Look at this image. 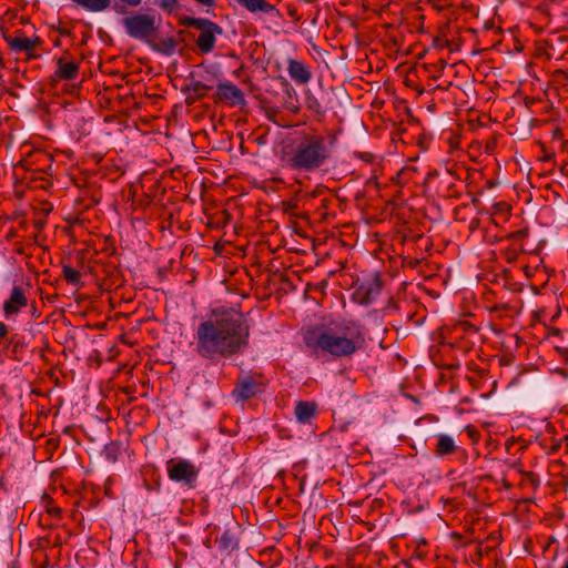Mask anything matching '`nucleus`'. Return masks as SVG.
<instances>
[{
	"instance_id": "nucleus-1",
	"label": "nucleus",
	"mask_w": 568,
	"mask_h": 568,
	"mask_svg": "<svg viewBox=\"0 0 568 568\" xmlns=\"http://www.w3.org/2000/svg\"><path fill=\"white\" fill-rule=\"evenodd\" d=\"M195 352L213 364L242 353L248 345L250 326L244 314L234 308L223 310L199 324Z\"/></svg>"
},
{
	"instance_id": "nucleus-2",
	"label": "nucleus",
	"mask_w": 568,
	"mask_h": 568,
	"mask_svg": "<svg viewBox=\"0 0 568 568\" xmlns=\"http://www.w3.org/2000/svg\"><path fill=\"white\" fill-rule=\"evenodd\" d=\"M334 141L317 132H297L283 148L284 165L297 172H315L332 159Z\"/></svg>"
},
{
	"instance_id": "nucleus-3",
	"label": "nucleus",
	"mask_w": 568,
	"mask_h": 568,
	"mask_svg": "<svg viewBox=\"0 0 568 568\" xmlns=\"http://www.w3.org/2000/svg\"><path fill=\"white\" fill-rule=\"evenodd\" d=\"M365 342L362 326L354 321H342L328 327H314L304 334L305 345L314 353H326L336 358L349 357Z\"/></svg>"
},
{
	"instance_id": "nucleus-4",
	"label": "nucleus",
	"mask_w": 568,
	"mask_h": 568,
	"mask_svg": "<svg viewBox=\"0 0 568 568\" xmlns=\"http://www.w3.org/2000/svg\"><path fill=\"white\" fill-rule=\"evenodd\" d=\"M179 23L184 27H194L199 30L195 43L202 53L212 52L215 47L216 36L223 33V29L219 24L205 18L184 16L180 18Z\"/></svg>"
},
{
	"instance_id": "nucleus-5",
	"label": "nucleus",
	"mask_w": 568,
	"mask_h": 568,
	"mask_svg": "<svg viewBox=\"0 0 568 568\" xmlns=\"http://www.w3.org/2000/svg\"><path fill=\"white\" fill-rule=\"evenodd\" d=\"M122 24L129 37L146 43H151L159 28L155 17L146 13L129 16L122 20Z\"/></svg>"
},
{
	"instance_id": "nucleus-6",
	"label": "nucleus",
	"mask_w": 568,
	"mask_h": 568,
	"mask_svg": "<svg viewBox=\"0 0 568 568\" xmlns=\"http://www.w3.org/2000/svg\"><path fill=\"white\" fill-rule=\"evenodd\" d=\"M250 85L253 97L261 100H264L263 93H270L271 95L284 93L288 98L295 95V90L291 83L281 74H266L255 79L254 83L250 80Z\"/></svg>"
},
{
	"instance_id": "nucleus-7",
	"label": "nucleus",
	"mask_w": 568,
	"mask_h": 568,
	"mask_svg": "<svg viewBox=\"0 0 568 568\" xmlns=\"http://www.w3.org/2000/svg\"><path fill=\"white\" fill-rule=\"evenodd\" d=\"M265 386L266 379L262 374H241L231 395L235 402H245L261 394Z\"/></svg>"
},
{
	"instance_id": "nucleus-8",
	"label": "nucleus",
	"mask_w": 568,
	"mask_h": 568,
	"mask_svg": "<svg viewBox=\"0 0 568 568\" xmlns=\"http://www.w3.org/2000/svg\"><path fill=\"white\" fill-rule=\"evenodd\" d=\"M166 470L171 480L195 487L199 471L190 460L171 458L166 462Z\"/></svg>"
},
{
	"instance_id": "nucleus-9",
	"label": "nucleus",
	"mask_w": 568,
	"mask_h": 568,
	"mask_svg": "<svg viewBox=\"0 0 568 568\" xmlns=\"http://www.w3.org/2000/svg\"><path fill=\"white\" fill-rule=\"evenodd\" d=\"M3 38L11 50L16 52H24L28 59L36 58L37 48L41 45L40 38L30 39L26 37L23 31L17 30L12 34L4 33Z\"/></svg>"
},
{
	"instance_id": "nucleus-10",
	"label": "nucleus",
	"mask_w": 568,
	"mask_h": 568,
	"mask_svg": "<svg viewBox=\"0 0 568 568\" xmlns=\"http://www.w3.org/2000/svg\"><path fill=\"white\" fill-rule=\"evenodd\" d=\"M216 101L224 102L230 106L245 105L244 93L231 82H220L215 92Z\"/></svg>"
},
{
	"instance_id": "nucleus-11",
	"label": "nucleus",
	"mask_w": 568,
	"mask_h": 568,
	"mask_svg": "<svg viewBox=\"0 0 568 568\" xmlns=\"http://www.w3.org/2000/svg\"><path fill=\"white\" fill-rule=\"evenodd\" d=\"M28 305V298L23 287L14 285L11 290L10 296L3 303V312L7 317L18 314L22 308Z\"/></svg>"
},
{
	"instance_id": "nucleus-12",
	"label": "nucleus",
	"mask_w": 568,
	"mask_h": 568,
	"mask_svg": "<svg viewBox=\"0 0 568 568\" xmlns=\"http://www.w3.org/2000/svg\"><path fill=\"white\" fill-rule=\"evenodd\" d=\"M182 85V91L185 93V102L186 104H193L197 100L202 99L206 95L207 90L212 87L207 85L201 81H195L194 79H190L189 81Z\"/></svg>"
},
{
	"instance_id": "nucleus-13",
	"label": "nucleus",
	"mask_w": 568,
	"mask_h": 568,
	"mask_svg": "<svg viewBox=\"0 0 568 568\" xmlns=\"http://www.w3.org/2000/svg\"><path fill=\"white\" fill-rule=\"evenodd\" d=\"M82 80H78V73H55V77L52 78V83L54 87L61 84V91L73 94L78 91Z\"/></svg>"
},
{
	"instance_id": "nucleus-14",
	"label": "nucleus",
	"mask_w": 568,
	"mask_h": 568,
	"mask_svg": "<svg viewBox=\"0 0 568 568\" xmlns=\"http://www.w3.org/2000/svg\"><path fill=\"white\" fill-rule=\"evenodd\" d=\"M317 413V405L313 402L300 400L295 406V417L300 424H308Z\"/></svg>"
},
{
	"instance_id": "nucleus-15",
	"label": "nucleus",
	"mask_w": 568,
	"mask_h": 568,
	"mask_svg": "<svg viewBox=\"0 0 568 568\" xmlns=\"http://www.w3.org/2000/svg\"><path fill=\"white\" fill-rule=\"evenodd\" d=\"M457 446L454 438L447 434H438L436 436L435 454L439 457H444L453 454Z\"/></svg>"
},
{
	"instance_id": "nucleus-16",
	"label": "nucleus",
	"mask_w": 568,
	"mask_h": 568,
	"mask_svg": "<svg viewBox=\"0 0 568 568\" xmlns=\"http://www.w3.org/2000/svg\"><path fill=\"white\" fill-rule=\"evenodd\" d=\"M379 292L381 283L378 278H375L374 281L367 284H362L357 291L358 295H361V302L365 304H368L372 301H374L379 294Z\"/></svg>"
},
{
	"instance_id": "nucleus-17",
	"label": "nucleus",
	"mask_w": 568,
	"mask_h": 568,
	"mask_svg": "<svg viewBox=\"0 0 568 568\" xmlns=\"http://www.w3.org/2000/svg\"><path fill=\"white\" fill-rule=\"evenodd\" d=\"M237 3L246 8L251 12H265L268 13L275 10L274 6L265 0H237Z\"/></svg>"
},
{
	"instance_id": "nucleus-18",
	"label": "nucleus",
	"mask_w": 568,
	"mask_h": 568,
	"mask_svg": "<svg viewBox=\"0 0 568 568\" xmlns=\"http://www.w3.org/2000/svg\"><path fill=\"white\" fill-rule=\"evenodd\" d=\"M154 50L164 53V54H173L176 50V47L179 42L173 38H164L160 39L156 42H153L151 40V43H149Z\"/></svg>"
},
{
	"instance_id": "nucleus-19",
	"label": "nucleus",
	"mask_w": 568,
	"mask_h": 568,
	"mask_svg": "<svg viewBox=\"0 0 568 568\" xmlns=\"http://www.w3.org/2000/svg\"><path fill=\"white\" fill-rule=\"evenodd\" d=\"M75 4L92 12H100L110 7L111 0H71Z\"/></svg>"
},
{
	"instance_id": "nucleus-20",
	"label": "nucleus",
	"mask_w": 568,
	"mask_h": 568,
	"mask_svg": "<svg viewBox=\"0 0 568 568\" xmlns=\"http://www.w3.org/2000/svg\"><path fill=\"white\" fill-rule=\"evenodd\" d=\"M220 549L222 550H233L237 546V541L233 534L230 530H225L217 539Z\"/></svg>"
},
{
	"instance_id": "nucleus-21",
	"label": "nucleus",
	"mask_w": 568,
	"mask_h": 568,
	"mask_svg": "<svg viewBox=\"0 0 568 568\" xmlns=\"http://www.w3.org/2000/svg\"><path fill=\"white\" fill-rule=\"evenodd\" d=\"M305 106L315 114H321L323 112L320 101L310 92V90L305 91Z\"/></svg>"
},
{
	"instance_id": "nucleus-22",
	"label": "nucleus",
	"mask_w": 568,
	"mask_h": 568,
	"mask_svg": "<svg viewBox=\"0 0 568 568\" xmlns=\"http://www.w3.org/2000/svg\"><path fill=\"white\" fill-rule=\"evenodd\" d=\"M62 273H63L64 280L68 283L72 284V285H78L80 283L81 274L77 270L72 268L71 266L64 265L62 268Z\"/></svg>"
},
{
	"instance_id": "nucleus-23",
	"label": "nucleus",
	"mask_w": 568,
	"mask_h": 568,
	"mask_svg": "<svg viewBox=\"0 0 568 568\" xmlns=\"http://www.w3.org/2000/svg\"><path fill=\"white\" fill-rule=\"evenodd\" d=\"M118 454H119V446L115 443H111L105 446L104 455H105L106 460H109L111 463H115L118 459Z\"/></svg>"
},
{
	"instance_id": "nucleus-24",
	"label": "nucleus",
	"mask_w": 568,
	"mask_h": 568,
	"mask_svg": "<svg viewBox=\"0 0 568 568\" xmlns=\"http://www.w3.org/2000/svg\"><path fill=\"white\" fill-rule=\"evenodd\" d=\"M158 4L161 9H163L168 13H172L179 8L178 0H158Z\"/></svg>"
},
{
	"instance_id": "nucleus-25",
	"label": "nucleus",
	"mask_w": 568,
	"mask_h": 568,
	"mask_svg": "<svg viewBox=\"0 0 568 568\" xmlns=\"http://www.w3.org/2000/svg\"><path fill=\"white\" fill-rule=\"evenodd\" d=\"M58 70L57 71H77L78 65L74 62H68L63 58H60L57 61Z\"/></svg>"
},
{
	"instance_id": "nucleus-26",
	"label": "nucleus",
	"mask_w": 568,
	"mask_h": 568,
	"mask_svg": "<svg viewBox=\"0 0 568 568\" xmlns=\"http://www.w3.org/2000/svg\"><path fill=\"white\" fill-rule=\"evenodd\" d=\"M291 79L298 85L310 81L312 73H290Z\"/></svg>"
},
{
	"instance_id": "nucleus-27",
	"label": "nucleus",
	"mask_w": 568,
	"mask_h": 568,
	"mask_svg": "<svg viewBox=\"0 0 568 568\" xmlns=\"http://www.w3.org/2000/svg\"><path fill=\"white\" fill-rule=\"evenodd\" d=\"M47 513L54 519H59L61 516V508L55 506L52 500L48 501V505L45 506Z\"/></svg>"
},
{
	"instance_id": "nucleus-28",
	"label": "nucleus",
	"mask_w": 568,
	"mask_h": 568,
	"mask_svg": "<svg viewBox=\"0 0 568 568\" xmlns=\"http://www.w3.org/2000/svg\"><path fill=\"white\" fill-rule=\"evenodd\" d=\"M438 80H440V75H432L428 79L427 87L429 90H447V85L437 83Z\"/></svg>"
},
{
	"instance_id": "nucleus-29",
	"label": "nucleus",
	"mask_w": 568,
	"mask_h": 568,
	"mask_svg": "<svg viewBox=\"0 0 568 568\" xmlns=\"http://www.w3.org/2000/svg\"><path fill=\"white\" fill-rule=\"evenodd\" d=\"M288 67H287V71L290 72H293V71H305L304 67L302 63L297 62V61H294V60H288Z\"/></svg>"
},
{
	"instance_id": "nucleus-30",
	"label": "nucleus",
	"mask_w": 568,
	"mask_h": 568,
	"mask_svg": "<svg viewBox=\"0 0 568 568\" xmlns=\"http://www.w3.org/2000/svg\"><path fill=\"white\" fill-rule=\"evenodd\" d=\"M556 40H559V38H554V39L549 42V48H550V50H549L548 57H550V58H558V57H560V55H561V52H557V51H556V49H555V45H554L555 43H554V42H555Z\"/></svg>"
},
{
	"instance_id": "nucleus-31",
	"label": "nucleus",
	"mask_w": 568,
	"mask_h": 568,
	"mask_svg": "<svg viewBox=\"0 0 568 568\" xmlns=\"http://www.w3.org/2000/svg\"><path fill=\"white\" fill-rule=\"evenodd\" d=\"M355 155H358V158L361 160H363L364 162H372L373 159H374V155L372 153H368V152H361V153H355Z\"/></svg>"
},
{
	"instance_id": "nucleus-32",
	"label": "nucleus",
	"mask_w": 568,
	"mask_h": 568,
	"mask_svg": "<svg viewBox=\"0 0 568 568\" xmlns=\"http://www.w3.org/2000/svg\"><path fill=\"white\" fill-rule=\"evenodd\" d=\"M196 2L206 6V7H213L215 4V0H195Z\"/></svg>"
},
{
	"instance_id": "nucleus-33",
	"label": "nucleus",
	"mask_w": 568,
	"mask_h": 568,
	"mask_svg": "<svg viewBox=\"0 0 568 568\" xmlns=\"http://www.w3.org/2000/svg\"><path fill=\"white\" fill-rule=\"evenodd\" d=\"M121 1L131 7H136L141 3L142 0H121Z\"/></svg>"
},
{
	"instance_id": "nucleus-34",
	"label": "nucleus",
	"mask_w": 568,
	"mask_h": 568,
	"mask_svg": "<svg viewBox=\"0 0 568 568\" xmlns=\"http://www.w3.org/2000/svg\"><path fill=\"white\" fill-rule=\"evenodd\" d=\"M438 75H440V80L437 81L438 84H445V85H447V88L449 85H452V81H447V80L443 79V73H439Z\"/></svg>"
},
{
	"instance_id": "nucleus-35",
	"label": "nucleus",
	"mask_w": 568,
	"mask_h": 568,
	"mask_svg": "<svg viewBox=\"0 0 568 568\" xmlns=\"http://www.w3.org/2000/svg\"><path fill=\"white\" fill-rule=\"evenodd\" d=\"M526 235H527V232L524 230H520V231H517L514 233V237H518V239L525 237Z\"/></svg>"
},
{
	"instance_id": "nucleus-36",
	"label": "nucleus",
	"mask_w": 568,
	"mask_h": 568,
	"mask_svg": "<svg viewBox=\"0 0 568 568\" xmlns=\"http://www.w3.org/2000/svg\"><path fill=\"white\" fill-rule=\"evenodd\" d=\"M114 10L118 12V13H124L125 12V8L123 6H120V4H115L114 6Z\"/></svg>"
},
{
	"instance_id": "nucleus-37",
	"label": "nucleus",
	"mask_w": 568,
	"mask_h": 568,
	"mask_svg": "<svg viewBox=\"0 0 568 568\" xmlns=\"http://www.w3.org/2000/svg\"><path fill=\"white\" fill-rule=\"evenodd\" d=\"M288 14L292 18L297 19V11H296V9H288Z\"/></svg>"
},
{
	"instance_id": "nucleus-38",
	"label": "nucleus",
	"mask_w": 568,
	"mask_h": 568,
	"mask_svg": "<svg viewBox=\"0 0 568 568\" xmlns=\"http://www.w3.org/2000/svg\"><path fill=\"white\" fill-rule=\"evenodd\" d=\"M561 568H568V559L564 562Z\"/></svg>"
},
{
	"instance_id": "nucleus-39",
	"label": "nucleus",
	"mask_w": 568,
	"mask_h": 568,
	"mask_svg": "<svg viewBox=\"0 0 568 568\" xmlns=\"http://www.w3.org/2000/svg\"><path fill=\"white\" fill-rule=\"evenodd\" d=\"M412 70H413V67H408V68H407V69H405L404 71L409 72V71H412Z\"/></svg>"
},
{
	"instance_id": "nucleus-40",
	"label": "nucleus",
	"mask_w": 568,
	"mask_h": 568,
	"mask_svg": "<svg viewBox=\"0 0 568 568\" xmlns=\"http://www.w3.org/2000/svg\"><path fill=\"white\" fill-rule=\"evenodd\" d=\"M235 71H237V72L243 71V67L241 65V67H240V68H237Z\"/></svg>"
}]
</instances>
